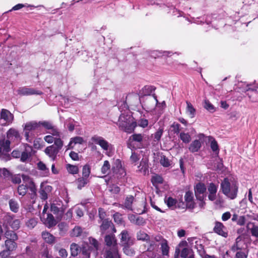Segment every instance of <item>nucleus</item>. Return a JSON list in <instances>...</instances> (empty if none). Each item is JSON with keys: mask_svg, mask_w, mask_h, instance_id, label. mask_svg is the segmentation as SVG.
Masks as SVG:
<instances>
[{"mask_svg": "<svg viewBox=\"0 0 258 258\" xmlns=\"http://www.w3.org/2000/svg\"><path fill=\"white\" fill-rule=\"evenodd\" d=\"M90 174V168L89 165H86L83 168L82 177H85L88 179V177Z\"/></svg>", "mask_w": 258, "mask_h": 258, "instance_id": "42", "label": "nucleus"}, {"mask_svg": "<svg viewBox=\"0 0 258 258\" xmlns=\"http://www.w3.org/2000/svg\"><path fill=\"white\" fill-rule=\"evenodd\" d=\"M10 225L14 230H17L20 226V221L18 219H12L9 222Z\"/></svg>", "mask_w": 258, "mask_h": 258, "instance_id": "39", "label": "nucleus"}, {"mask_svg": "<svg viewBox=\"0 0 258 258\" xmlns=\"http://www.w3.org/2000/svg\"><path fill=\"white\" fill-rule=\"evenodd\" d=\"M112 223L108 219H104L100 226V229L102 234L106 232L110 227H112Z\"/></svg>", "mask_w": 258, "mask_h": 258, "instance_id": "21", "label": "nucleus"}, {"mask_svg": "<svg viewBox=\"0 0 258 258\" xmlns=\"http://www.w3.org/2000/svg\"><path fill=\"white\" fill-rule=\"evenodd\" d=\"M9 206L11 210L14 212L17 213L19 210V204L17 201L15 199H11L9 202Z\"/></svg>", "mask_w": 258, "mask_h": 258, "instance_id": "25", "label": "nucleus"}, {"mask_svg": "<svg viewBox=\"0 0 258 258\" xmlns=\"http://www.w3.org/2000/svg\"><path fill=\"white\" fill-rule=\"evenodd\" d=\"M82 233V229L79 226H76L72 230L71 235L73 237H78L81 235Z\"/></svg>", "mask_w": 258, "mask_h": 258, "instance_id": "38", "label": "nucleus"}, {"mask_svg": "<svg viewBox=\"0 0 258 258\" xmlns=\"http://www.w3.org/2000/svg\"><path fill=\"white\" fill-rule=\"evenodd\" d=\"M105 257V258H120L118 252L117 247L106 248Z\"/></svg>", "mask_w": 258, "mask_h": 258, "instance_id": "16", "label": "nucleus"}, {"mask_svg": "<svg viewBox=\"0 0 258 258\" xmlns=\"http://www.w3.org/2000/svg\"><path fill=\"white\" fill-rule=\"evenodd\" d=\"M123 248L124 252L129 256H132L135 254V251L134 249L130 247V246H124Z\"/></svg>", "mask_w": 258, "mask_h": 258, "instance_id": "49", "label": "nucleus"}, {"mask_svg": "<svg viewBox=\"0 0 258 258\" xmlns=\"http://www.w3.org/2000/svg\"><path fill=\"white\" fill-rule=\"evenodd\" d=\"M71 254L73 256H75L77 255L79 252L80 251V248L79 245L76 243H72L71 245Z\"/></svg>", "mask_w": 258, "mask_h": 258, "instance_id": "35", "label": "nucleus"}, {"mask_svg": "<svg viewBox=\"0 0 258 258\" xmlns=\"http://www.w3.org/2000/svg\"><path fill=\"white\" fill-rule=\"evenodd\" d=\"M184 199L186 202L187 206L193 208L194 206L192 204L193 197L192 192L190 191H187L184 196Z\"/></svg>", "mask_w": 258, "mask_h": 258, "instance_id": "29", "label": "nucleus"}, {"mask_svg": "<svg viewBox=\"0 0 258 258\" xmlns=\"http://www.w3.org/2000/svg\"><path fill=\"white\" fill-rule=\"evenodd\" d=\"M104 241L107 248L117 247V240L114 234H107L104 237Z\"/></svg>", "mask_w": 258, "mask_h": 258, "instance_id": "14", "label": "nucleus"}, {"mask_svg": "<svg viewBox=\"0 0 258 258\" xmlns=\"http://www.w3.org/2000/svg\"><path fill=\"white\" fill-rule=\"evenodd\" d=\"M249 230L253 236L258 238V226L252 225V227L249 228Z\"/></svg>", "mask_w": 258, "mask_h": 258, "instance_id": "48", "label": "nucleus"}, {"mask_svg": "<svg viewBox=\"0 0 258 258\" xmlns=\"http://www.w3.org/2000/svg\"><path fill=\"white\" fill-rule=\"evenodd\" d=\"M39 128H41V126H43L45 129L47 130H50V128H52L53 125L52 123L47 121H39Z\"/></svg>", "mask_w": 258, "mask_h": 258, "instance_id": "41", "label": "nucleus"}, {"mask_svg": "<svg viewBox=\"0 0 258 258\" xmlns=\"http://www.w3.org/2000/svg\"><path fill=\"white\" fill-rule=\"evenodd\" d=\"M118 125L123 131L131 133L134 132L137 123L130 114L122 113L119 117Z\"/></svg>", "mask_w": 258, "mask_h": 258, "instance_id": "3", "label": "nucleus"}, {"mask_svg": "<svg viewBox=\"0 0 258 258\" xmlns=\"http://www.w3.org/2000/svg\"><path fill=\"white\" fill-rule=\"evenodd\" d=\"M206 188L203 183H199L195 187V192L196 198L200 201L204 200L205 198L204 193L205 192Z\"/></svg>", "mask_w": 258, "mask_h": 258, "instance_id": "9", "label": "nucleus"}, {"mask_svg": "<svg viewBox=\"0 0 258 258\" xmlns=\"http://www.w3.org/2000/svg\"><path fill=\"white\" fill-rule=\"evenodd\" d=\"M38 168L43 172V174L44 176L48 175L49 173V169L46 167V165L41 161L37 163Z\"/></svg>", "mask_w": 258, "mask_h": 258, "instance_id": "33", "label": "nucleus"}, {"mask_svg": "<svg viewBox=\"0 0 258 258\" xmlns=\"http://www.w3.org/2000/svg\"><path fill=\"white\" fill-rule=\"evenodd\" d=\"M160 244L162 254L164 255H168L169 247L168 246L167 241L165 239H162L161 241Z\"/></svg>", "mask_w": 258, "mask_h": 258, "instance_id": "26", "label": "nucleus"}, {"mask_svg": "<svg viewBox=\"0 0 258 258\" xmlns=\"http://www.w3.org/2000/svg\"><path fill=\"white\" fill-rule=\"evenodd\" d=\"M137 238L139 240L147 241L149 239V236L145 232L140 231L137 234Z\"/></svg>", "mask_w": 258, "mask_h": 258, "instance_id": "34", "label": "nucleus"}, {"mask_svg": "<svg viewBox=\"0 0 258 258\" xmlns=\"http://www.w3.org/2000/svg\"><path fill=\"white\" fill-rule=\"evenodd\" d=\"M186 104L187 111L189 113V114L191 115V117H193L195 115L196 110L194 108L193 106L192 105V104L190 102L187 101Z\"/></svg>", "mask_w": 258, "mask_h": 258, "instance_id": "44", "label": "nucleus"}, {"mask_svg": "<svg viewBox=\"0 0 258 258\" xmlns=\"http://www.w3.org/2000/svg\"><path fill=\"white\" fill-rule=\"evenodd\" d=\"M41 220L48 228L55 226L57 222L52 215L47 214L45 216H40Z\"/></svg>", "mask_w": 258, "mask_h": 258, "instance_id": "11", "label": "nucleus"}, {"mask_svg": "<svg viewBox=\"0 0 258 258\" xmlns=\"http://www.w3.org/2000/svg\"><path fill=\"white\" fill-rule=\"evenodd\" d=\"M211 148L213 151L214 152L219 151L218 144L215 140H213V141H211Z\"/></svg>", "mask_w": 258, "mask_h": 258, "instance_id": "59", "label": "nucleus"}, {"mask_svg": "<svg viewBox=\"0 0 258 258\" xmlns=\"http://www.w3.org/2000/svg\"><path fill=\"white\" fill-rule=\"evenodd\" d=\"M32 150L31 146L26 145L25 146V151L21 154V161L23 162L26 161L31 155L30 153Z\"/></svg>", "mask_w": 258, "mask_h": 258, "instance_id": "20", "label": "nucleus"}, {"mask_svg": "<svg viewBox=\"0 0 258 258\" xmlns=\"http://www.w3.org/2000/svg\"><path fill=\"white\" fill-rule=\"evenodd\" d=\"M133 141L141 143L143 139V136L141 134H135L131 136Z\"/></svg>", "mask_w": 258, "mask_h": 258, "instance_id": "46", "label": "nucleus"}, {"mask_svg": "<svg viewBox=\"0 0 258 258\" xmlns=\"http://www.w3.org/2000/svg\"><path fill=\"white\" fill-rule=\"evenodd\" d=\"M51 188V187L49 185L41 187L39 190V194L42 199L46 200L47 199V192L50 191Z\"/></svg>", "mask_w": 258, "mask_h": 258, "instance_id": "24", "label": "nucleus"}, {"mask_svg": "<svg viewBox=\"0 0 258 258\" xmlns=\"http://www.w3.org/2000/svg\"><path fill=\"white\" fill-rule=\"evenodd\" d=\"M67 171L72 174H76L79 173V169L78 166L73 165L70 164L66 165Z\"/></svg>", "mask_w": 258, "mask_h": 258, "instance_id": "28", "label": "nucleus"}, {"mask_svg": "<svg viewBox=\"0 0 258 258\" xmlns=\"http://www.w3.org/2000/svg\"><path fill=\"white\" fill-rule=\"evenodd\" d=\"M17 245L15 241L6 240L4 247L5 248L8 249L11 251H14L17 248Z\"/></svg>", "mask_w": 258, "mask_h": 258, "instance_id": "23", "label": "nucleus"}, {"mask_svg": "<svg viewBox=\"0 0 258 258\" xmlns=\"http://www.w3.org/2000/svg\"><path fill=\"white\" fill-rule=\"evenodd\" d=\"M17 92L21 95H31L34 94L40 95L42 94L41 91L35 90L33 88L25 87L20 88L17 90Z\"/></svg>", "mask_w": 258, "mask_h": 258, "instance_id": "13", "label": "nucleus"}, {"mask_svg": "<svg viewBox=\"0 0 258 258\" xmlns=\"http://www.w3.org/2000/svg\"><path fill=\"white\" fill-rule=\"evenodd\" d=\"M208 191L209 194H216L217 191V186L214 183H211L208 186Z\"/></svg>", "mask_w": 258, "mask_h": 258, "instance_id": "50", "label": "nucleus"}, {"mask_svg": "<svg viewBox=\"0 0 258 258\" xmlns=\"http://www.w3.org/2000/svg\"><path fill=\"white\" fill-rule=\"evenodd\" d=\"M11 252V251L5 248L3 250L0 252V256L2 258H7L10 255Z\"/></svg>", "mask_w": 258, "mask_h": 258, "instance_id": "55", "label": "nucleus"}, {"mask_svg": "<svg viewBox=\"0 0 258 258\" xmlns=\"http://www.w3.org/2000/svg\"><path fill=\"white\" fill-rule=\"evenodd\" d=\"M190 255H194L191 249L187 248H184L182 249L180 256L183 258H187Z\"/></svg>", "mask_w": 258, "mask_h": 258, "instance_id": "40", "label": "nucleus"}, {"mask_svg": "<svg viewBox=\"0 0 258 258\" xmlns=\"http://www.w3.org/2000/svg\"><path fill=\"white\" fill-rule=\"evenodd\" d=\"M204 107L208 111L213 112L215 111L214 106L208 100H205Z\"/></svg>", "mask_w": 258, "mask_h": 258, "instance_id": "43", "label": "nucleus"}, {"mask_svg": "<svg viewBox=\"0 0 258 258\" xmlns=\"http://www.w3.org/2000/svg\"><path fill=\"white\" fill-rule=\"evenodd\" d=\"M63 145V142L60 138H58L55 141L53 145L46 147L44 152L52 160H55L57 154L61 149Z\"/></svg>", "mask_w": 258, "mask_h": 258, "instance_id": "4", "label": "nucleus"}, {"mask_svg": "<svg viewBox=\"0 0 258 258\" xmlns=\"http://www.w3.org/2000/svg\"><path fill=\"white\" fill-rule=\"evenodd\" d=\"M163 129L162 128H159L154 135V138L155 141H159L163 134Z\"/></svg>", "mask_w": 258, "mask_h": 258, "instance_id": "45", "label": "nucleus"}, {"mask_svg": "<svg viewBox=\"0 0 258 258\" xmlns=\"http://www.w3.org/2000/svg\"><path fill=\"white\" fill-rule=\"evenodd\" d=\"M101 172L103 174H108L110 171V165L108 161L106 160L104 162L103 165L101 167Z\"/></svg>", "mask_w": 258, "mask_h": 258, "instance_id": "32", "label": "nucleus"}, {"mask_svg": "<svg viewBox=\"0 0 258 258\" xmlns=\"http://www.w3.org/2000/svg\"><path fill=\"white\" fill-rule=\"evenodd\" d=\"M160 163L164 167H168L170 165L169 160L165 156L161 157Z\"/></svg>", "mask_w": 258, "mask_h": 258, "instance_id": "57", "label": "nucleus"}, {"mask_svg": "<svg viewBox=\"0 0 258 258\" xmlns=\"http://www.w3.org/2000/svg\"><path fill=\"white\" fill-rule=\"evenodd\" d=\"M134 200V198L132 196L127 197L124 201V207L128 210H132V204Z\"/></svg>", "mask_w": 258, "mask_h": 258, "instance_id": "31", "label": "nucleus"}, {"mask_svg": "<svg viewBox=\"0 0 258 258\" xmlns=\"http://www.w3.org/2000/svg\"><path fill=\"white\" fill-rule=\"evenodd\" d=\"M179 138L184 143H188L191 140L190 136L188 133H181Z\"/></svg>", "mask_w": 258, "mask_h": 258, "instance_id": "36", "label": "nucleus"}, {"mask_svg": "<svg viewBox=\"0 0 258 258\" xmlns=\"http://www.w3.org/2000/svg\"><path fill=\"white\" fill-rule=\"evenodd\" d=\"M220 190L227 198L234 200L237 196L238 183L232 178H225L220 184Z\"/></svg>", "mask_w": 258, "mask_h": 258, "instance_id": "1", "label": "nucleus"}, {"mask_svg": "<svg viewBox=\"0 0 258 258\" xmlns=\"http://www.w3.org/2000/svg\"><path fill=\"white\" fill-rule=\"evenodd\" d=\"M60 208L57 207L56 204H52L51 205L50 209L51 212H52L54 214H58Z\"/></svg>", "mask_w": 258, "mask_h": 258, "instance_id": "60", "label": "nucleus"}, {"mask_svg": "<svg viewBox=\"0 0 258 258\" xmlns=\"http://www.w3.org/2000/svg\"><path fill=\"white\" fill-rule=\"evenodd\" d=\"M148 120L147 119L141 118L139 120L138 124L139 126L145 128L148 126Z\"/></svg>", "mask_w": 258, "mask_h": 258, "instance_id": "52", "label": "nucleus"}, {"mask_svg": "<svg viewBox=\"0 0 258 258\" xmlns=\"http://www.w3.org/2000/svg\"><path fill=\"white\" fill-rule=\"evenodd\" d=\"M50 131L49 132V134L51 135L53 137H55V138H59L60 133L58 131V130L54 126H52V128H50Z\"/></svg>", "mask_w": 258, "mask_h": 258, "instance_id": "47", "label": "nucleus"}, {"mask_svg": "<svg viewBox=\"0 0 258 258\" xmlns=\"http://www.w3.org/2000/svg\"><path fill=\"white\" fill-rule=\"evenodd\" d=\"M151 180L153 184L161 183L163 182V179L162 177L157 175L153 176Z\"/></svg>", "mask_w": 258, "mask_h": 258, "instance_id": "51", "label": "nucleus"}, {"mask_svg": "<svg viewBox=\"0 0 258 258\" xmlns=\"http://www.w3.org/2000/svg\"><path fill=\"white\" fill-rule=\"evenodd\" d=\"M84 142V140L82 137H75L72 138L70 141L67 146V150L73 149L76 144H82Z\"/></svg>", "mask_w": 258, "mask_h": 258, "instance_id": "17", "label": "nucleus"}, {"mask_svg": "<svg viewBox=\"0 0 258 258\" xmlns=\"http://www.w3.org/2000/svg\"><path fill=\"white\" fill-rule=\"evenodd\" d=\"M39 130V122L32 121L26 123L24 125V131L26 141L28 142L31 143L33 140V135L30 132Z\"/></svg>", "mask_w": 258, "mask_h": 258, "instance_id": "5", "label": "nucleus"}, {"mask_svg": "<svg viewBox=\"0 0 258 258\" xmlns=\"http://www.w3.org/2000/svg\"><path fill=\"white\" fill-rule=\"evenodd\" d=\"M165 202L166 203L167 206L172 210H174L176 208H184V204L182 202L178 203L175 199L171 197H169L167 199H165Z\"/></svg>", "mask_w": 258, "mask_h": 258, "instance_id": "12", "label": "nucleus"}, {"mask_svg": "<svg viewBox=\"0 0 258 258\" xmlns=\"http://www.w3.org/2000/svg\"><path fill=\"white\" fill-rule=\"evenodd\" d=\"M110 191L114 194H118L120 191V188L118 186L113 185L110 187Z\"/></svg>", "mask_w": 258, "mask_h": 258, "instance_id": "64", "label": "nucleus"}, {"mask_svg": "<svg viewBox=\"0 0 258 258\" xmlns=\"http://www.w3.org/2000/svg\"><path fill=\"white\" fill-rule=\"evenodd\" d=\"M13 119V115L8 110L3 109L0 111V124L2 125L10 124Z\"/></svg>", "mask_w": 258, "mask_h": 258, "instance_id": "7", "label": "nucleus"}, {"mask_svg": "<svg viewBox=\"0 0 258 258\" xmlns=\"http://www.w3.org/2000/svg\"><path fill=\"white\" fill-rule=\"evenodd\" d=\"M120 242L123 246H130L133 244L134 240L132 239L126 230H123L120 234Z\"/></svg>", "mask_w": 258, "mask_h": 258, "instance_id": "10", "label": "nucleus"}, {"mask_svg": "<svg viewBox=\"0 0 258 258\" xmlns=\"http://www.w3.org/2000/svg\"><path fill=\"white\" fill-rule=\"evenodd\" d=\"M214 230L216 233L224 237H226L227 236L226 228L221 222H216L215 223Z\"/></svg>", "mask_w": 258, "mask_h": 258, "instance_id": "15", "label": "nucleus"}, {"mask_svg": "<svg viewBox=\"0 0 258 258\" xmlns=\"http://www.w3.org/2000/svg\"><path fill=\"white\" fill-rule=\"evenodd\" d=\"M114 220L117 223H120L122 222L121 216L118 213H115L113 215Z\"/></svg>", "mask_w": 258, "mask_h": 258, "instance_id": "61", "label": "nucleus"}, {"mask_svg": "<svg viewBox=\"0 0 258 258\" xmlns=\"http://www.w3.org/2000/svg\"><path fill=\"white\" fill-rule=\"evenodd\" d=\"M140 158L139 157L138 155L135 153L133 152L132 155L131 156V160L132 162L135 163L137 162L139 160Z\"/></svg>", "mask_w": 258, "mask_h": 258, "instance_id": "62", "label": "nucleus"}, {"mask_svg": "<svg viewBox=\"0 0 258 258\" xmlns=\"http://www.w3.org/2000/svg\"><path fill=\"white\" fill-rule=\"evenodd\" d=\"M179 126L180 124L174 122L171 125V128L172 129V131L174 133L178 134L179 132Z\"/></svg>", "mask_w": 258, "mask_h": 258, "instance_id": "56", "label": "nucleus"}, {"mask_svg": "<svg viewBox=\"0 0 258 258\" xmlns=\"http://www.w3.org/2000/svg\"><path fill=\"white\" fill-rule=\"evenodd\" d=\"M138 168L140 172L144 175L146 174L148 172V160L147 159H143L140 162Z\"/></svg>", "mask_w": 258, "mask_h": 258, "instance_id": "19", "label": "nucleus"}, {"mask_svg": "<svg viewBox=\"0 0 258 258\" xmlns=\"http://www.w3.org/2000/svg\"><path fill=\"white\" fill-rule=\"evenodd\" d=\"M70 157L75 161H78L79 160V155L78 153L74 151H71L70 153Z\"/></svg>", "mask_w": 258, "mask_h": 258, "instance_id": "63", "label": "nucleus"}, {"mask_svg": "<svg viewBox=\"0 0 258 258\" xmlns=\"http://www.w3.org/2000/svg\"><path fill=\"white\" fill-rule=\"evenodd\" d=\"M5 237L7 239L6 240L16 241L18 239L16 234L11 230L7 231L5 233Z\"/></svg>", "mask_w": 258, "mask_h": 258, "instance_id": "30", "label": "nucleus"}, {"mask_svg": "<svg viewBox=\"0 0 258 258\" xmlns=\"http://www.w3.org/2000/svg\"><path fill=\"white\" fill-rule=\"evenodd\" d=\"M89 182L88 179L85 177H80L76 180V184L79 189H81Z\"/></svg>", "mask_w": 258, "mask_h": 258, "instance_id": "27", "label": "nucleus"}, {"mask_svg": "<svg viewBox=\"0 0 258 258\" xmlns=\"http://www.w3.org/2000/svg\"><path fill=\"white\" fill-rule=\"evenodd\" d=\"M27 186L26 185L23 184L20 185L17 188V191L19 195L24 196L26 195L27 191Z\"/></svg>", "mask_w": 258, "mask_h": 258, "instance_id": "37", "label": "nucleus"}, {"mask_svg": "<svg viewBox=\"0 0 258 258\" xmlns=\"http://www.w3.org/2000/svg\"><path fill=\"white\" fill-rule=\"evenodd\" d=\"M115 163L116 164V167H112L113 172L116 174H118L120 176H124L125 175V172L124 169L122 167L120 161L119 160H116Z\"/></svg>", "mask_w": 258, "mask_h": 258, "instance_id": "18", "label": "nucleus"}, {"mask_svg": "<svg viewBox=\"0 0 258 258\" xmlns=\"http://www.w3.org/2000/svg\"><path fill=\"white\" fill-rule=\"evenodd\" d=\"M58 138H55L51 135H47L44 137V139L45 141L47 143H48L49 144H51V143H53V142L54 143L56 139H57Z\"/></svg>", "mask_w": 258, "mask_h": 258, "instance_id": "54", "label": "nucleus"}, {"mask_svg": "<svg viewBox=\"0 0 258 258\" xmlns=\"http://www.w3.org/2000/svg\"><path fill=\"white\" fill-rule=\"evenodd\" d=\"M91 140L94 144L98 145L106 153L112 149V145L102 137L94 136L92 137Z\"/></svg>", "mask_w": 258, "mask_h": 258, "instance_id": "6", "label": "nucleus"}, {"mask_svg": "<svg viewBox=\"0 0 258 258\" xmlns=\"http://www.w3.org/2000/svg\"><path fill=\"white\" fill-rule=\"evenodd\" d=\"M37 221L35 219H31L26 223L27 226L30 228H34L37 224Z\"/></svg>", "mask_w": 258, "mask_h": 258, "instance_id": "53", "label": "nucleus"}, {"mask_svg": "<svg viewBox=\"0 0 258 258\" xmlns=\"http://www.w3.org/2000/svg\"><path fill=\"white\" fill-rule=\"evenodd\" d=\"M42 236L45 241L48 243H53L55 240V237L48 232H43L42 233Z\"/></svg>", "mask_w": 258, "mask_h": 258, "instance_id": "22", "label": "nucleus"}, {"mask_svg": "<svg viewBox=\"0 0 258 258\" xmlns=\"http://www.w3.org/2000/svg\"><path fill=\"white\" fill-rule=\"evenodd\" d=\"M89 242L90 244L94 246L96 250L98 249L99 243L95 238L92 237L89 238Z\"/></svg>", "mask_w": 258, "mask_h": 258, "instance_id": "58", "label": "nucleus"}, {"mask_svg": "<svg viewBox=\"0 0 258 258\" xmlns=\"http://www.w3.org/2000/svg\"><path fill=\"white\" fill-rule=\"evenodd\" d=\"M199 140H195L190 144L188 149L192 153L198 152L201 147L202 143L203 142L204 135L200 134L199 136Z\"/></svg>", "mask_w": 258, "mask_h": 258, "instance_id": "8", "label": "nucleus"}, {"mask_svg": "<svg viewBox=\"0 0 258 258\" xmlns=\"http://www.w3.org/2000/svg\"><path fill=\"white\" fill-rule=\"evenodd\" d=\"M7 139L0 141V152L3 150L4 151L9 152L10 147L18 144L21 141L20 135L15 129L11 128L7 132Z\"/></svg>", "mask_w": 258, "mask_h": 258, "instance_id": "2", "label": "nucleus"}]
</instances>
